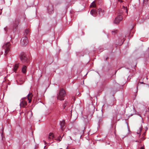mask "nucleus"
<instances>
[{
  "instance_id": "1",
  "label": "nucleus",
  "mask_w": 149,
  "mask_h": 149,
  "mask_svg": "<svg viewBox=\"0 0 149 149\" xmlns=\"http://www.w3.org/2000/svg\"><path fill=\"white\" fill-rule=\"evenodd\" d=\"M119 14H118L117 16L115 18L113 22L114 24H118L123 19V17L122 16V11L119 10Z\"/></svg>"
},
{
  "instance_id": "2",
  "label": "nucleus",
  "mask_w": 149,
  "mask_h": 149,
  "mask_svg": "<svg viewBox=\"0 0 149 149\" xmlns=\"http://www.w3.org/2000/svg\"><path fill=\"white\" fill-rule=\"evenodd\" d=\"M66 95L65 91L64 89H61L59 91V94H58V99L59 100H64V97Z\"/></svg>"
},
{
  "instance_id": "3",
  "label": "nucleus",
  "mask_w": 149,
  "mask_h": 149,
  "mask_svg": "<svg viewBox=\"0 0 149 149\" xmlns=\"http://www.w3.org/2000/svg\"><path fill=\"white\" fill-rule=\"evenodd\" d=\"M10 43L9 42H7L4 44L2 46L3 48L5 49V54L6 55L10 49Z\"/></svg>"
},
{
  "instance_id": "4",
  "label": "nucleus",
  "mask_w": 149,
  "mask_h": 149,
  "mask_svg": "<svg viewBox=\"0 0 149 149\" xmlns=\"http://www.w3.org/2000/svg\"><path fill=\"white\" fill-rule=\"evenodd\" d=\"M28 38L24 36L22 38L21 40V44L23 46H25L27 45L28 43Z\"/></svg>"
},
{
  "instance_id": "5",
  "label": "nucleus",
  "mask_w": 149,
  "mask_h": 149,
  "mask_svg": "<svg viewBox=\"0 0 149 149\" xmlns=\"http://www.w3.org/2000/svg\"><path fill=\"white\" fill-rule=\"evenodd\" d=\"M26 98H23L20 100V106L21 107H24L27 105L26 101L25 100Z\"/></svg>"
},
{
  "instance_id": "6",
  "label": "nucleus",
  "mask_w": 149,
  "mask_h": 149,
  "mask_svg": "<svg viewBox=\"0 0 149 149\" xmlns=\"http://www.w3.org/2000/svg\"><path fill=\"white\" fill-rule=\"evenodd\" d=\"M20 58L22 62L24 63L26 62L27 59V57L24 54H23L20 56Z\"/></svg>"
},
{
  "instance_id": "7",
  "label": "nucleus",
  "mask_w": 149,
  "mask_h": 149,
  "mask_svg": "<svg viewBox=\"0 0 149 149\" xmlns=\"http://www.w3.org/2000/svg\"><path fill=\"white\" fill-rule=\"evenodd\" d=\"M33 96V95L32 93H30L27 95V97L29 103L31 102Z\"/></svg>"
},
{
  "instance_id": "8",
  "label": "nucleus",
  "mask_w": 149,
  "mask_h": 149,
  "mask_svg": "<svg viewBox=\"0 0 149 149\" xmlns=\"http://www.w3.org/2000/svg\"><path fill=\"white\" fill-rule=\"evenodd\" d=\"M91 14L94 17H95L97 14L96 10L95 9H92L90 11Z\"/></svg>"
},
{
  "instance_id": "9",
  "label": "nucleus",
  "mask_w": 149,
  "mask_h": 149,
  "mask_svg": "<svg viewBox=\"0 0 149 149\" xmlns=\"http://www.w3.org/2000/svg\"><path fill=\"white\" fill-rule=\"evenodd\" d=\"M32 115V113L31 111H29L27 112V115H26L27 118H31Z\"/></svg>"
},
{
  "instance_id": "10",
  "label": "nucleus",
  "mask_w": 149,
  "mask_h": 149,
  "mask_svg": "<svg viewBox=\"0 0 149 149\" xmlns=\"http://www.w3.org/2000/svg\"><path fill=\"white\" fill-rule=\"evenodd\" d=\"M98 12L99 14L100 15H103L104 13V11L101 8H99L98 9Z\"/></svg>"
},
{
  "instance_id": "11",
  "label": "nucleus",
  "mask_w": 149,
  "mask_h": 149,
  "mask_svg": "<svg viewBox=\"0 0 149 149\" xmlns=\"http://www.w3.org/2000/svg\"><path fill=\"white\" fill-rule=\"evenodd\" d=\"M54 137V135L52 133H50L48 139V140L50 141L51 140L53 139Z\"/></svg>"
},
{
  "instance_id": "12",
  "label": "nucleus",
  "mask_w": 149,
  "mask_h": 149,
  "mask_svg": "<svg viewBox=\"0 0 149 149\" xmlns=\"http://www.w3.org/2000/svg\"><path fill=\"white\" fill-rule=\"evenodd\" d=\"M26 66L24 65L22 68V72L24 73H26Z\"/></svg>"
},
{
  "instance_id": "13",
  "label": "nucleus",
  "mask_w": 149,
  "mask_h": 149,
  "mask_svg": "<svg viewBox=\"0 0 149 149\" xmlns=\"http://www.w3.org/2000/svg\"><path fill=\"white\" fill-rule=\"evenodd\" d=\"M19 67V64H16L13 68V70L14 71V72H16V71L17 69Z\"/></svg>"
},
{
  "instance_id": "14",
  "label": "nucleus",
  "mask_w": 149,
  "mask_h": 149,
  "mask_svg": "<svg viewBox=\"0 0 149 149\" xmlns=\"http://www.w3.org/2000/svg\"><path fill=\"white\" fill-rule=\"evenodd\" d=\"M65 124V121L63 120L60 123V125L61 126V128L62 129Z\"/></svg>"
},
{
  "instance_id": "15",
  "label": "nucleus",
  "mask_w": 149,
  "mask_h": 149,
  "mask_svg": "<svg viewBox=\"0 0 149 149\" xmlns=\"http://www.w3.org/2000/svg\"><path fill=\"white\" fill-rule=\"evenodd\" d=\"M96 6V4L95 3V2L93 1L90 6L91 7H95Z\"/></svg>"
},
{
  "instance_id": "16",
  "label": "nucleus",
  "mask_w": 149,
  "mask_h": 149,
  "mask_svg": "<svg viewBox=\"0 0 149 149\" xmlns=\"http://www.w3.org/2000/svg\"><path fill=\"white\" fill-rule=\"evenodd\" d=\"M48 12L49 14H52L53 13V8L51 9V10H50L49 9H48Z\"/></svg>"
},
{
  "instance_id": "17",
  "label": "nucleus",
  "mask_w": 149,
  "mask_h": 149,
  "mask_svg": "<svg viewBox=\"0 0 149 149\" xmlns=\"http://www.w3.org/2000/svg\"><path fill=\"white\" fill-rule=\"evenodd\" d=\"M142 126H141L139 128V132H137V134H139L140 132L142 131Z\"/></svg>"
},
{
  "instance_id": "18",
  "label": "nucleus",
  "mask_w": 149,
  "mask_h": 149,
  "mask_svg": "<svg viewBox=\"0 0 149 149\" xmlns=\"http://www.w3.org/2000/svg\"><path fill=\"white\" fill-rule=\"evenodd\" d=\"M123 8H124V9H125L126 10V12L127 13L128 12L127 11V8L126 7H125L124 6H123Z\"/></svg>"
},
{
  "instance_id": "19",
  "label": "nucleus",
  "mask_w": 149,
  "mask_h": 149,
  "mask_svg": "<svg viewBox=\"0 0 149 149\" xmlns=\"http://www.w3.org/2000/svg\"><path fill=\"white\" fill-rule=\"evenodd\" d=\"M29 32V30L28 29H26L25 30V33L26 34L28 33Z\"/></svg>"
},
{
  "instance_id": "20",
  "label": "nucleus",
  "mask_w": 149,
  "mask_h": 149,
  "mask_svg": "<svg viewBox=\"0 0 149 149\" xmlns=\"http://www.w3.org/2000/svg\"><path fill=\"white\" fill-rule=\"evenodd\" d=\"M140 149H144V147L143 146H142L141 147V148H140Z\"/></svg>"
},
{
  "instance_id": "21",
  "label": "nucleus",
  "mask_w": 149,
  "mask_h": 149,
  "mask_svg": "<svg viewBox=\"0 0 149 149\" xmlns=\"http://www.w3.org/2000/svg\"><path fill=\"white\" fill-rule=\"evenodd\" d=\"M148 1V0H143V1L145 3L146 2H147Z\"/></svg>"
},
{
  "instance_id": "22",
  "label": "nucleus",
  "mask_w": 149,
  "mask_h": 149,
  "mask_svg": "<svg viewBox=\"0 0 149 149\" xmlns=\"http://www.w3.org/2000/svg\"><path fill=\"white\" fill-rule=\"evenodd\" d=\"M43 141V142H44V143H45V144H47V143L44 140V141Z\"/></svg>"
},
{
  "instance_id": "23",
  "label": "nucleus",
  "mask_w": 149,
  "mask_h": 149,
  "mask_svg": "<svg viewBox=\"0 0 149 149\" xmlns=\"http://www.w3.org/2000/svg\"><path fill=\"white\" fill-rule=\"evenodd\" d=\"M118 1H120V2H122L123 1L122 0H118Z\"/></svg>"
},
{
  "instance_id": "24",
  "label": "nucleus",
  "mask_w": 149,
  "mask_h": 149,
  "mask_svg": "<svg viewBox=\"0 0 149 149\" xmlns=\"http://www.w3.org/2000/svg\"><path fill=\"white\" fill-rule=\"evenodd\" d=\"M61 139H60V138H59V139H58V140H59V141H61Z\"/></svg>"
},
{
  "instance_id": "25",
  "label": "nucleus",
  "mask_w": 149,
  "mask_h": 149,
  "mask_svg": "<svg viewBox=\"0 0 149 149\" xmlns=\"http://www.w3.org/2000/svg\"><path fill=\"white\" fill-rule=\"evenodd\" d=\"M46 146H44V148H45V149H47V148H46Z\"/></svg>"
},
{
  "instance_id": "26",
  "label": "nucleus",
  "mask_w": 149,
  "mask_h": 149,
  "mask_svg": "<svg viewBox=\"0 0 149 149\" xmlns=\"http://www.w3.org/2000/svg\"><path fill=\"white\" fill-rule=\"evenodd\" d=\"M70 138L71 140H72V138L71 137H70Z\"/></svg>"
},
{
  "instance_id": "27",
  "label": "nucleus",
  "mask_w": 149,
  "mask_h": 149,
  "mask_svg": "<svg viewBox=\"0 0 149 149\" xmlns=\"http://www.w3.org/2000/svg\"><path fill=\"white\" fill-rule=\"evenodd\" d=\"M66 149H68V147H67V148Z\"/></svg>"
},
{
  "instance_id": "28",
  "label": "nucleus",
  "mask_w": 149,
  "mask_h": 149,
  "mask_svg": "<svg viewBox=\"0 0 149 149\" xmlns=\"http://www.w3.org/2000/svg\"><path fill=\"white\" fill-rule=\"evenodd\" d=\"M62 149V148H60V149Z\"/></svg>"
}]
</instances>
